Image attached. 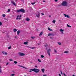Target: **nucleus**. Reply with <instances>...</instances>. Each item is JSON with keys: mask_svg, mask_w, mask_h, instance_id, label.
<instances>
[{"mask_svg": "<svg viewBox=\"0 0 76 76\" xmlns=\"http://www.w3.org/2000/svg\"><path fill=\"white\" fill-rule=\"evenodd\" d=\"M19 17V15H18V16H17V18H16V19H17V20H18V19H19L20 20V19H21V18H18Z\"/></svg>", "mask_w": 76, "mask_h": 76, "instance_id": "nucleus-9", "label": "nucleus"}, {"mask_svg": "<svg viewBox=\"0 0 76 76\" xmlns=\"http://www.w3.org/2000/svg\"><path fill=\"white\" fill-rule=\"evenodd\" d=\"M29 72H32V71L31 70L29 71Z\"/></svg>", "mask_w": 76, "mask_h": 76, "instance_id": "nucleus-49", "label": "nucleus"}, {"mask_svg": "<svg viewBox=\"0 0 76 76\" xmlns=\"http://www.w3.org/2000/svg\"><path fill=\"white\" fill-rule=\"evenodd\" d=\"M62 6H66L67 5V2L66 1H64L63 3H62Z\"/></svg>", "mask_w": 76, "mask_h": 76, "instance_id": "nucleus-3", "label": "nucleus"}, {"mask_svg": "<svg viewBox=\"0 0 76 76\" xmlns=\"http://www.w3.org/2000/svg\"><path fill=\"white\" fill-rule=\"evenodd\" d=\"M60 72H61V75H63V73L61 71H60Z\"/></svg>", "mask_w": 76, "mask_h": 76, "instance_id": "nucleus-39", "label": "nucleus"}, {"mask_svg": "<svg viewBox=\"0 0 76 76\" xmlns=\"http://www.w3.org/2000/svg\"><path fill=\"white\" fill-rule=\"evenodd\" d=\"M16 31H17V30H16V29H14V32H16Z\"/></svg>", "mask_w": 76, "mask_h": 76, "instance_id": "nucleus-18", "label": "nucleus"}, {"mask_svg": "<svg viewBox=\"0 0 76 76\" xmlns=\"http://www.w3.org/2000/svg\"><path fill=\"white\" fill-rule=\"evenodd\" d=\"M69 53V51H65L64 52V53Z\"/></svg>", "mask_w": 76, "mask_h": 76, "instance_id": "nucleus-25", "label": "nucleus"}, {"mask_svg": "<svg viewBox=\"0 0 76 76\" xmlns=\"http://www.w3.org/2000/svg\"><path fill=\"white\" fill-rule=\"evenodd\" d=\"M31 38L32 39H34V38H35V37H31Z\"/></svg>", "mask_w": 76, "mask_h": 76, "instance_id": "nucleus-29", "label": "nucleus"}, {"mask_svg": "<svg viewBox=\"0 0 76 76\" xmlns=\"http://www.w3.org/2000/svg\"><path fill=\"white\" fill-rule=\"evenodd\" d=\"M55 1H57L58 0H55Z\"/></svg>", "mask_w": 76, "mask_h": 76, "instance_id": "nucleus-44", "label": "nucleus"}, {"mask_svg": "<svg viewBox=\"0 0 76 76\" xmlns=\"http://www.w3.org/2000/svg\"><path fill=\"white\" fill-rule=\"evenodd\" d=\"M8 64H9V63L7 62V64H6V65H8Z\"/></svg>", "mask_w": 76, "mask_h": 76, "instance_id": "nucleus-40", "label": "nucleus"}, {"mask_svg": "<svg viewBox=\"0 0 76 76\" xmlns=\"http://www.w3.org/2000/svg\"><path fill=\"white\" fill-rule=\"evenodd\" d=\"M72 76H75V75H73Z\"/></svg>", "mask_w": 76, "mask_h": 76, "instance_id": "nucleus-53", "label": "nucleus"}, {"mask_svg": "<svg viewBox=\"0 0 76 76\" xmlns=\"http://www.w3.org/2000/svg\"><path fill=\"white\" fill-rule=\"evenodd\" d=\"M18 66H19V67H23V68H24V69H26V68H25V67H23V66H21L20 65H18Z\"/></svg>", "mask_w": 76, "mask_h": 76, "instance_id": "nucleus-14", "label": "nucleus"}, {"mask_svg": "<svg viewBox=\"0 0 76 76\" xmlns=\"http://www.w3.org/2000/svg\"><path fill=\"white\" fill-rule=\"evenodd\" d=\"M8 49H10L11 48V47H8Z\"/></svg>", "mask_w": 76, "mask_h": 76, "instance_id": "nucleus-38", "label": "nucleus"}, {"mask_svg": "<svg viewBox=\"0 0 76 76\" xmlns=\"http://www.w3.org/2000/svg\"><path fill=\"white\" fill-rule=\"evenodd\" d=\"M11 3L12 4H13V5H14V6H16V3L13 1H11Z\"/></svg>", "mask_w": 76, "mask_h": 76, "instance_id": "nucleus-7", "label": "nucleus"}, {"mask_svg": "<svg viewBox=\"0 0 76 76\" xmlns=\"http://www.w3.org/2000/svg\"><path fill=\"white\" fill-rule=\"evenodd\" d=\"M58 75L59 76H61V75L60 74H59Z\"/></svg>", "mask_w": 76, "mask_h": 76, "instance_id": "nucleus-43", "label": "nucleus"}, {"mask_svg": "<svg viewBox=\"0 0 76 76\" xmlns=\"http://www.w3.org/2000/svg\"><path fill=\"white\" fill-rule=\"evenodd\" d=\"M54 52L55 53H57V51L55 50V49L54 50Z\"/></svg>", "mask_w": 76, "mask_h": 76, "instance_id": "nucleus-36", "label": "nucleus"}, {"mask_svg": "<svg viewBox=\"0 0 76 76\" xmlns=\"http://www.w3.org/2000/svg\"><path fill=\"white\" fill-rule=\"evenodd\" d=\"M44 14H43V13H42V15H44Z\"/></svg>", "mask_w": 76, "mask_h": 76, "instance_id": "nucleus-48", "label": "nucleus"}, {"mask_svg": "<svg viewBox=\"0 0 76 76\" xmlns=\"http://www.w3.org/2000/svg\"><path fill=\"white\" fill-rule=\"evenodd\" d=\"M36 16L37 18H39V17L40 16V14L39 13V12H38L36 14Z\"/></svg>", "mask_w": 76, "mask_h": 76, "instance_id": "nucleus-5", "label": "nucleus"}, {"mask_svg": "<svg viewBox=\"0 0 76 76\" xmlns=\"http://www.w3.org/2000/svg\"><path fill=\"white\" fill-rule=\"evenodd\" d=\"M30 70H31V71H33V72H36V73H37V72H39L40 70L39 69H36V68H34L33 69H30Z\"/></svg>", "mask_w": 76, "mask_h": 76, "instance_id": "nucleus-1", "label": "nucleus"}, {"mask_svg": "<svg viewBox=\"0 0 76 76\" xmlns=\"http://www.w3.org/2000/svg\"><path fill=\"white\" fill-rule=\"evenodd\" d=\"M43 2L44 3V2H45V1H43Z\"/></svg>", "mask_w": 76, "mask_h": 76, "instance_id": "nucleus-46", "label": "nucleus"}, {"mask_svg": "<svg viewBox=\"0 0 76 76\" xmlns=\"http://www.w3.org/2000/svg\"><path fill=\"white\" fill-rule=\"evenodd\" d=\"M14 63L15 64H17L18 63V62L16 61H14Z\"/></svg>", "mask_w": 76, "mask_h": 76, "instance_id": "nucleus-28", "label": "nucleus"}, {"mask_svg": "<svg viewBox=\"0 0 76 76\" xmlns=\"http://www.w3.org/2000/svg\"><path fill=\"white\" fill-rule=\"evenodd\" d=\"M66 17H67V18H70V17H69L68 15H67Z\"/></svg>", "mask_w": 76, "mask_h": 76, "instance_id": "nucleus-34", "label": "nucleus"}, {"mask_svg": "<svg viewBox=\"0 0 76 76\" xmlns=\"http://www.w3.org/2000/svg\"><path fill=\"white\" fill-rule=\"evenodd\" d=\"M15 38H16V37H15Z\"/></svg>", "mask_w": 76, "mask_h": 76, "instance_id": "nucleus-56", "label": "nucleus"}, {"mask_svg": "<svg viewBox=\"0 0 76 76\" xmlns=\"http://www.w3.org/2000/svg\"><path fill=\"white\" fill-rule=\"evenodd\" d=\"M61 33L62 34H63V31H62Z\"/></svg>", "mask_w": 76, "mask_h": 76, "instance_id": "nucleus-50", "label": "nucleus"}, {"mask_svg": "<svg viewBox=\"0 0 76 76\" xmlns=\"http://www.w3.org/2000/svg\"><path fill=\"white\" fill-rule=\"evenodd\" d=\"M20 17L21 18L22 17V16L21 15H20Z\"/></svg>", "mask_w": 76, "mask_h": 76, "instance_id": "nucleus-45", "label": "nucleus"}, {"mask_svg": "<svg viewBox=\"0 0 76 76\" xmlns=\"http://www.w3.org/2000/svg\"><path fill=\"white\" fill-rule=\"evenodd\" d=\"M58 44V45H61V42H57Z\"/></svg>", "mask_w": 76, "mask_h": 76, "instance_id": "nucleus-16", "label": "nucleus"}, {"mask_svg": "<svg viewBox=\"0 0 76 76\" xmlns=\"http://www.w3.org/2000/svg\"><path fill=\"white\" fill-rule=\"evenodd\" d=\"M41 57L42 58H44V56L43 55H41Z\"/></svg>", "mask_w": 76, "mask_h": 76, "instance_id": "nucleus-24", "label": "nucleus"}, {"mask_svg": "<svg viewBox=\"0 0 76 76\" xmlns=\"http://www.w3.org/2000/svg\"><path fill=\"white\" fill-rule=\"evenodd\" d=\"M64 76H67V75H66L64 73Z\"/></svg>", "mask_w": 76, "mask_h": 76, "instance_id": "nucleus-37", "label": "nucleus"}, {"mask_svg": "<svg viewBox=\"0 0 76 76\" xmlns=\"http://www.w3.org/2000/svg\"><path fill=\"white\" fill-rule=\"evenodd\" d=\"M38 61H39V62H41V61L40 59H38Z\"/></svg>", "mask_w": 76, "mask_h": 76, "instance_id": "nucleus-31", "label": "nucleus"}, {"mask_svg": "<svg viewBox=\"0 0 76 76\" xmlns=\"http://www.w3.org/2000/svg\"><path fill=\"white\" fill-rule=\"evenodd\" d=\"M2 25V23L1 22H0V26H1Z\"/></svg>", "mask_w": 76, "mask_h": 76, "instance_id": "nucleus-33", "label": "nucleus"}, {"mask_svg": "<svg viewBox=\"0 0 76 76\" xmlns=\"http://www.w3.org/2000/svg\"><path fill=\"white\" fill-rule=\"evenodd\" d=\"M25 76H27L26 75H25Z\"/></svg>", "mask_w": 76, "mask_h": 76, "instance_id": "nucleus-55", "label": "nucleus"}, {"mask_svg": "<svg viewBox=\"0 0 76 76\" xmlns=\"http://www.w3.org/2000/svg\"><path fill=\"white\" fill-rule=\"evenodd\" d=\"M17 12H21V13H25V10L23 9H21L19 10H17Z\"/></svg>", "mask_w": 76, "mask_h": 76, "instance_id": "nucleus-2", "label": "nucleus"}, {"mask_svg": "<svg viewBox=\"0 0 76 76\" xmlns=\"http://www.w3.org/2000/svg\"><path fill=\"white\" fill-rule=\"evenodd\" d=\"M51 15H49V17L50 18V17H51Z\"/></svg>", "mask_w": 76, "mask_h": 76, "instance_id": "nucleus-51", "label": "nucleus"}, {"mask_svg": "<svg viewBox=\"0 0 76 76\" xmlns=\"http://www.w3.org/2000/svg\"><path fill=\"white\" fill-rule=\"evenodd\" d=\"M19 54L20 56H24L25 55V54H23V53L21 52H20L19 53Z\"/></svg>", "mask_w": 76, "mask_h": 76, "instance_id": "nucleus-6", "label": "nucleus"}, {"mask_svg": "<svg viewBox=\"0 0 76 76\" xmlns=\"http://www.w3.org/2000/svg\"><path fill=\"white\" fill-rule=\"evenodd\" d=\"M10 61H13V60L10 59Z\"/></svg>", "mask_w": 76, "mask_h": 76, "instance_id": "nucleus-41", "label": "nucleus"}, {"mask_svg": "<svg viewBox=\"0 0 76 76\" xmlns=\"http://www.w3.org/2000/svg\"><path fill=\"white\" fill-rule=\"evenodd\" d=\"M28 48H31V49H34V48H35V47H33L32 48H31V47H28Z\"/></svg>", "mask_w": 76, "mask_h": 76, "instance_id": "nucleus-20", "label": "nucleus"}, {"mask_svg": "<svg viewBox=\"0 0 76 76\" xmlns=\"http://www.w3.org/2000/svg\"><path fill=\"white\" fill-rule=\"evenodd\" d=\"M38 45H39V44H38Z\"/></svg>", "mask_w": 76, "mask_h": 76, "instance_id": "nucleus-54", "label": "nucleus"}, {"mask_svg": "<svg viewBox=\"0 0 76 76\" xmlns=\"http://www.w3.org/2000/svg\"><path fill=\"white\" fill-rule=\"evenodd\" d=\"M7 12H10V9H8V10L7 11Z\"/></svg>", "mask_w": 76, "mask_h": 76, "instance_id": "nucleus-35", "label": "nucleus"}, {"mask_svg": "<svg viewBox=\"0 0 76 76\" xmlns=\"http://www.w3.org/2000/svg\"><path fill=\"white\" fill-rule=\"evenodd\" d=\"M26 21H29V20H30V19L27 18H26Z\"/></svg>", "mask_w": 76, "mask_h": 76, "instance_id": "nucleus-11", "label": "nucleus"}, {"mask_svg": "<svg viewBox=\"0 0 76 76\" xmlns=\"http://www.w3.org/2000/svg\"><path fill=\"white\" fill-rule=\"evenodd\" d=\"M67 26L68 27H69V28H71V26H69L68 24L67 25Z\"/></svg>", "mask_w": 76, "mask_h": 76, "instance_id": "nucleus-21", "label": "nucleus"}, {"mask_svg": "<svg viewBox=\"0 0 76 76\" xmlns=\"http://www.w3.org/2000/svg\"><path fill=\"white\" fill-rule=\"evenodd\" d=\"M45 47H47V45H45Z\"/></svg>", "mask_w": 76, "mask_h": 76, "instance_id": "nucleus-47", "label": "nucleus"}, {"mask_svg": "<svg viewBox=\"0 0 76 76\" xmlns=\"http://www.w3.org/2000/svg\"><path fill=\"white\" fill-rule=\"evenodd\" d=\"M48 29L49 30V31H52V29H50V28L48 27Z\"/></svg>", "mask_w": 76, "mask_h": 76, "instance_id": "nucleus-27", "label": "nucleus"}, {"mask_svg": "<svg viewBox=\"0 0 76 76\" xmlns=\"http://www.w3.org/2000/svg\"><path fill=\"white\" fill-rule=\"evenodd\" d=\"M1 68V66H0V69ZM0 73H1V69H0Z\"/></svg>", "mask_w": 76, "mask_h": 76, "instance_id": "nucleus-32", "label": "nucleus"}, {"mask_svg": "<svg viewBox=\"0 0 76 76\" xmlns=\"http://www.w3.org/2000/svg\"><path fill=\"white\" fill-rule=\"evenodd\" d=\"M56 22V20H53L52 21L53 23H55V22Z\"/></svg>", "mask_w": 76, "mask_h": 76, "instance_id": "nucleus-17", "label": "nucleus"}, {"mask_svg": "<svg viewBox=\"0 0 76 76\" xmlns=\"http://www.w3.org/2000/svg\"><path fill=\"white\" fill-rule=\"evenodd\" d=\"M35 2H34V3H31V4H32V5H34V4H35Z\"/></svg>", "mask_w": 76, "mask_h": 76, "instance_id": "nucleus-26", "label": "nucleus"}, {"mask_svg": "<svg viewBox=\"0 0 76 76\" xmlns=\"http://www.w3.org/2000/svg\"><path fill=\"white\" fill-rule=\"evenodd\" d=\"M41 70L42 72L43 73H44V72H45V69H41Z\"/></svg>", "mask_w": 76, "mask_h": 76, "instance_id": "nucleus-13", "label": "nucleus"}, {"mask_svg": "<svg viewBox=\"0 0 76 76\" xmlns=\"http://www.w3.org/2000/svg\"><path fill=\"white\" fill-rule=\"evenodd\" d=\"M64 15L65 16V17L66 18V17H67V15H66V14H64Z\"/></svg>", "mask_w": 76, "mask_h": 76, "instance_id": "nucleus-30", "label": "nucleus"}, {"mask_svg": "<svg viewBox=\"0 0 76 76\" xmlns=\"http://www.w3.org/2000/svg\"><path fill=\"white\" fill-rule=\"evenodd\" d=\"M64 31V30H62V29H61L60 30V32H63V31Z\"/></svg>", "mask_w": 76, "mask_h": 76, "instance_id": "nucleus-23", "label": "nucleus"}, {"mask_svg": "<svg viewBox=\"0 0 76 76\" xmlns=\"http://www.w3.org/2000/svg\"><path fill=\"white\" fill-rule=\"evenodd\" d=\"M43 76H47V75H44Z\"/></svg>", "mask_w": 76, "mask_h": 76, "instance_id": "nucleus-52", "label": "nucleus"}, {"mask_svg": "<svg viewBox=\"0 0 76 76\" xmlns=\"http://www.w3.org/2000/svg\"><path fill=\"white\" fill-rule=\"evenodd\" d=\"M42 35V32H41L39 34V36H41V35Z\"/></svg>", "mask_w": 76, "mask_h": 76, "instance_id": "nucleus-19", "label": "nucleus"}, {"mask_svg": "<svg viewBox=\"0 0 76 76\" xmlns=\"http://www.w3.org/2000/svg\"><path fill=\"white\" fill-rule=\"evenodd\" d=\"M2 53H3V54H5V55H7V53L6 52H4V51H3L2 52Z\"/></svg>", "mask_w": 76, "mask_h": 76, "instance_id": "nucleus-10", "label": "nucleus"}, {"mask_svg": "<svg viewBox=\"0 0 76 76\" xmlns=\"http://www.w3.org/2000/svg\"><path fill=\"white\" fill-rule=\"evenodd\" d=\"M50 35H52V36H54V34L52 33H49V34L48 36H50Z\"/></svg>", "mask_w": 76, "mask_h": 76, "instance_id": "nucleus-8", "label": "nucleus"}, {"mask_svg": "<svg viewBox=\"0 0 76 76\" xmlns=\"http://www.w3.org/2000/svg\"><path fill=\"white\" fill-rule=\"evenodd\" d=\"M35 67H36V68H37L38 67L37 66H35Z\"/></svg>", "mask_w": 76, "mask_h": 76, "instance_id": "nucleus-42", "label": "nucleus"}, {"mask_svg": "<svg viewBox=\"0 0 76 76\" xmlns=\"http://www.w3.org/2000/svg\"><path fill=\"white\" fill-rule=\"evenodd\" d=\"M51 49H49L48 50V51H47L48 54V55H49V56H50V53H51Z\"/></svg>", "mask_w": 76, "mask_h": 76, "instance_id": "nucleus-4", "label": "nucleus"}, {"mask_svg": "<svg viewBox=\"0 0 76 76\" xmlns=\"http://www.w3.org/2000/svg\"><path fill=\"white\" fill-rule=\"evenodd\" d=\"M2 16H3V18H5V16H6V15L5 14H3Z\"/></svg>", "mask_w": 76, "mask_h": 76, "instance_id": "nucleus-22", "label": "nucleus"}, {"mask_svg": "<svg viewBox=\"0 0 76 76\" xmlns=\"http://www.w3.org/2000/svg\"><path fill=\"white\" fill-rule=\"evenodd\" d=\"M20 30H18L17 32V34L18 35H19V33H20Z\"/></svg>", "mask_w": 76, "mask_h": 76, "instance_id": "nucleus-12", "label": "nucleus"}, {"mask_svg": "<svg viewBox=\"0 0 76 76\" xmlns=\"http://www.w3.org/2000/svg\"><path fill=\"white\" fill-rule=\"evenodd\" d=\"M24 44L25 45H27V44H28V42H24Z\"/></svg>", "mask_w": 76, "mask_h": 76, "instance_id": "nucleus-15", "label": "nucleus"}]
</instances>
